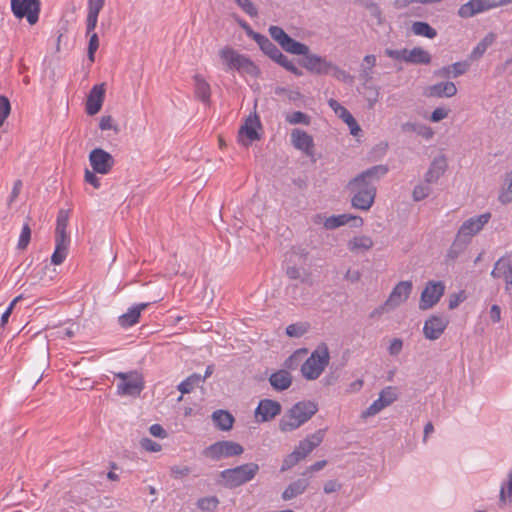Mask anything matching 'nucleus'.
Instances as JSON below:
<instances>
[{"mask_svg": "<svg viewBox=\"0 0 512 512\" xmlns=\"http://www.w3.org/2000/svg\"><path fill=\"white\" fill-rule=\"evenodd\" d=\"M269 33L286 52L294 55H303L302 66L308 72L316 75H331L342 82L351 80L349 73L327 58L310 53V49L306 44L292 39L282 28L271 26Z\"/></svg>", "mask_w": 512, "mask_h": 512, "instance_id": "f257e3e1", "label": "nucleus"}, {"mask_svg": "<svg viewBox=\"0 0 512 512\" xmlns=\"http://www.w3.org/2000/svg\"><path fill=\"white\" fill-rule=\"evenodd\" d=\"M388 170L386 165H375L347 183L346 189L351 195L353 208L368 211L373 206L377 192L376 182L384 177Z\"/></svg>", "mask_w": 512, "mask_h": 512, "instance_id": "f03ea898", "label": "nucleus"}, {"mask_svg": "<svg viewBox=\"0 0 512 512\" xmlns=\"http://www.w3.org/2000/svg\"><path fill=\"white\" fill-rule=\"evenodd\" d=\"M491 217L492 214L490 212H485L465 219L456 233L455 239L448 252L449 257H457L458 254L472 242L473 238L490 222Z\"/></svg>", "mask_w": 512, "mask_h": 512, "instance_id": "7ed1b4c3", "label": "nucleus"}, {"mask_svg": "<svg viewBox=\"0 0 512 512\" xmlns=\"http://www.w3.org/2000/svg\"><path fill=\"white\" fill-rule=\"evenodd\" d=\"M221 64L225 71H236L242 76L256 78L260 70L258 66L246 55L240 54L231 47H224L218 52Z\"/></svg>", "mask_w": 512, "mask_h": 512, "instance_id": "20e7f679", "label": "nucleus"}, {"mask_svg": "<svg viewBox=\"0 0 512 512\" xmlns=\"http://www.w3.org/2000/svg\"><path fill=\"white\" fill-rule=\"evenodd\" d=\"M318 411V405L314 401H300L294 404L280 419L281 432H292L306 423Z\"/></svg>", "mask_w": 512, "mask_h": 512, "instance_id": "39448f33", "label": "nucleus"}, {"mask_svg": "<svg viewBox=\"0 0 512 512\" xmlns=\"http://www.w3.org/2000/svg\"><path fill=\"white\" fill-rule=\"evenodd\" d=\"M330 363V352L326 344H319L300 368L302 377L308 381L317 380Z\"/></svg>", "mask_w": 512, "mask_h": 512, "instance_id": "423d86ee", "label": "nucleus"}, {"mask_svg": "<svg viewBox=\"0 0 512 512\" xmlns=\"http://www.w3.org/2000/svg\"><path fill=\"white\" fill-rule=\"evenodd\" d=\"M259 469V465L253 462L225 469L219 474V483L229 489L242 486L252 481L258 474Z\"/></svg>", "mask_w": 512, "mask_h": 512, "instance_id": "0eeeda50", "label": "nucleus"}, {"mask_svg": "<svg viewBox=\"0 0 512 512\" xmlns=\"http://www.w3.org/2000/svg\"><path fill=\"white\" fill-rule=\"evenodd\" d=\"M118 379L117 394L119 396L137 397L144 389L143 376L137 371L115 373Z\"/></svg>", "mask_w": 512, "mask_h": 512, "instance_id": "6e6552de", "label": "nucleus"}, {"mask_svg": "<svg viewBox=\"0 0 512 512\" xmlns=\"http://www.w3.org/2000/svg\"><path fill=\"white\" fill-rule=\"evenodd\" d=\"M261 129L259 116L255 112L250 113L238 131V143L244 147L250 146L254 141L260 139Z\"/></svg>", "mask_w": 512, "mask_h": 512, "instance_id": "1a4fd4ad", "label": "nucleus"}, {"mask_svg": "<svg viewBox=\"0 0 512 512\" xmlns=\"http://www.w3.org/2000/svg\"><path fill=\"white\" fill-rule=\"evenodd\" d=\"M399 397V392L396 387L386 386L383 388L378 395V398L374 400L369 407H367L362 413L363 419L370 418L377 415L386 407L392 405Z\"/></svg>", "mask_w": 512, "mask_h": 512, "instance_id": "9d476101", "label": "nucleus"}, {"mask_svg": "<svg viewBox=\"0 0 512 512\" xmlns=\"http://www.w3.org/2000/svg\"><path fill=\"white\" fill-rule=\"evenodd\" d=\"M244 448L234 441H218L208 446L204 454L213 460L241 455Z\"/></svg>", "mask_w": 512, "mask_h": 512, "instance_id": "9b49d317", "label": "nucleus"}, {"mask_svg": "<svg viewBox=\"0 0 512 512\" xmlns=\"http://www.w3.org/2000/svg\"><path fill=\"white\" fill-rule=\"evenodd\" d=\"M11 10L16 18H26L29 24H35L39 19V0H11Z\"/></svg>", "mask_w": 512, "mask_h": 512, "instance_id": "f8f14e48", "label": "nucleus"}, {"mask_svg": "<svg viewBox=\"0 0 512 512\" xmlns=\"http://www.w3.org/2000/svg\"><path fill=\"white\" fill-rule=\"evenodd\" d=\"M444 292L445 285L442 281H429L421 293L419 309L424 311L434 307Z\"/></svg>", "mask_w": 512, "mask_h": 512, "instance_id": "ddd939ff", "label": "nucleus"}, {"mask_svg": "<svg viewBox=\"0 0 512 512\" xmlns=\"http://www.w3.org/2000/svg\"><path fill=\"white\" fill-rule=\"evenodd\" d=\"M413 290V283L410 280L400 281L390 292L385 306L388 310H394L404 304L410 297Z\"/></svg>", "mask_w": 512, "mask_h": 512, "instance_id": "4468645a", "label": "nucleus"}, {"mask_svg": "<svg viewBox=\"0 0 512 512\" xmlns=\"http://www.w3.org/2000/svg\"><path fill=\"white\" fill-rule=\"evenodd\" d=\"M449 320L442 315H431L423 324L422 332L427 340L435 341L439 339L445 332Z\"/></svg>", "mask_w": 512, "mask_h": 512, "instance_id": "2eb2a0df", "label": "nucleus"}, {"mask_svg": "<svg viewBox=\"0 0 512 512\" xmlns=\"http://www.w3.org/2000/svg\"><path fill=\"white\" fill-rule=\"evenodd\" d=\"M89 162L94 172L106 175L111 171L115 161L107 151L95 148L89 154Z\"/></svg>", "mask_w": 512, "mask_h": 512, "instance_id": "dca6fc26", "label": "nucleus"}, {"mask_svg": "<svg viewBox=\"0 0 512 512\" xmlns=\"http://www.w3.org/2000/svg\"><path fill=\"white\" fill-rule=\"evenodd\" d=\"M281 404L271 399H263L258 403L255 409V418L257 422H268L281 413Z\"/></svg>", "mask_w": 512, "mask_h": 512, "instance_id": "f3484780", "label": "nucleus"}, {"mask_svg": "<svg viewBox=\"0 0 512 512\" xmlns=\"http://www.w3.org/2000/svg\"><path fill=\"white\" fill-rule=\"evenodd\" d=\"M448 168V160L444 154H439L433 158L426 173L424 180L427 183L435 184L445 174Z\"/></svg>", "mask_w": 512, "mask_h": 512, "instance_id": "a211bd4d", "label": "nucleus"}, {"mask_svg": "<svg viewBox=\"0 0 512 512\" xmlns=\"http://www.w3.org/2000/svg\"><path fill=\"white\" fill-rule=\"evenodd\" d=\"M457 93V87L453 82L444 81L429 85L424 88L423 95L428 98H451Z\"/></svg>", "mask_w": 512, "mask_h": 512, "instance_id": "6ab92c4d", "label": "nucleus"}, {"mask_svg": "<svg viewBox=\"0 0 512 512\" xmlns=\"http://www.w3.org/2000/svg\"><path fill=\"white\" fill-rule=\"evenodd\" d=\"M291 143L297 150L307 156H312L314 153L313 137L301 129L291 131Z\"/></svg>", "mask_w": 512, "mask_h": 512, "instance_id": "aec40b11", "label": "nucleus"}, {"mask_svg": "<svg viewBox=\"0 0 512 512\" xmlns=\"http://www.w3.org/2000/svg\"><path fill=\"white\" fill-rule=\"evenodd\" d=\"M349 223H352V226L358 228L363 225V219L359 216L343 213L326 217L324 219L323 226L328 230H333Z\"/></svg>", "mask_w": 512, "mask_h": 512, "instance_id": "412c9836", "label": "nucleus"}, {"mask_svg": "<svg viewBox=\"0 0 512 512\" xmlns=\"http://www.w3.org/2000/svg\"><path fill=\"white\" fill-rule=\"evenodd\" d=\"M492 277L503 279L505 282V290H512V260L510 258H500L494 265L491 272Z\"/></svg>", "mask_w": 512, "mask_h": 512, "instance_id": "4be33fe9", "label": "nucleus"}, {"mask_svg": "<svg viewBox=\"0 0 512 512\" xmlns=\"http://www.w3.org/2000/svg\"><path fill=\"white\" fill-rule=\"evenodd\" d=\"M324 438V431L319 430L311 435H308L304 440L300 441L295 447L294 451L303 460L306 458L317 446L321 444Z\"/></svg>", "mask_w": 512, "mask_h": 512, "instance_id": "5701e85b", "label": "nucleus"}, {"mask_svg": "<svg viewBox=\"0 0 512 512\" xmlns=\"http://www.w3.org/2000/svg\"><path fill=\"white\" fill-rule=\"evenodd\" d=\"M104 95L105 85L103 83L93 86L86 102V111L89 115H94L100 111L104 101Z\"/></svg>", "mask_w": 512, "mask_h": 512, "instance_id": "b1692460", "label": "nucleus"}, {"mask_svg": "<svg viewBox=\"0 0 512 512\" xmlns=\"http://www.w3.org/2000/svg\"><path fill=\"white\" fill-rule=\"evenodd\" d=\"M498 505L501 508L512 505V465L508 468L505 477L500 483Z\"/></svg>", "mask_w": 512, "mask_h": 512, "instance_id": "393cba45", "label": "nucleus"}, {"mask_svg": "<svg viewBox=\"0 0 512 512\" xmlns=\"http://www.w3.org/2000/svg\"><path fill=\"white\" fill-rule=\"evenodd\" d=\"M374 246L373 239L364 234L355 235L347 242V249L356 255L365 254Z\"/></svg>", "mask_w": 512, "mask_h": 512, "instance_id": "a878e982", "label": "nucleus"}, {"mask_svg": "<svg viewBox=\"0 0 512 512\" xmlns=\"http://www.w3.org/2000/svg\"><path fill=\"white\" fill-rule=\"evenodd\" d=\"M488 10L486 0H469L459 7L457 14L462 19H468Z\"/></svg>", "mask_w": 512, "mask_h": 512, "instance_id": "bb28decb", "label": "nucleus"}, {"mask_svg": "<svg viewBox=\"0 0 512 512\" xmlns=\"http://www.w3.org/2000/svg\"><path fill=\"white\" fill-rule=\"evenodd\" d=\"M431 60V54L422 47L406 49V63L427 65Z\"/></svg>", "mask_w": 512, "mask_h": 512, "instance_id": "cd10ccee", "label": "nucleus"}, {"mask_svg": "<svg viewBox=\"0 0 512 512\" xmlns=\"http://www.w3.org/2000/svg\"><path fill=\"white\" fill-rule=\"evenodd\" d=\"M147 307V304H139L128 309L126 313L119 317V323L122 327H131L139 320L141 312Z\"/></svg>", "mask_w": 512, "mask_h": 512, "instance_id": "c85d7f7f", "label": "nucleus"}, {"mask_svg": "<svg viewBox=\"0 0 512 512\" xmlns=\"http://www.w3.org/2000/svg\"><path fill=\"white\" fill-rule=\"evenodd\" d=\"M496 41V34L493 32L487 33L479 43L473 48L470 54V58L473 60H477L481 58L487 49L491 47Z\"/></svg>", "mask_w": 512, "mask_h": 512, "instance_id": "c756f323", "label": "nucleus"}, {"mask_svg": "<svg viewBox=\"0 0 512 512\" xmlns=\"http://www.w3.org/2000/svg\"><path fill=\"white\" fill-rule=\"evenodd\" d=\"M269 381L274 389L281 391L290 387L292 377L288 371L279 370L270 376Z\"/></svg>", "mask_w": 512, "mask_h": 512, "instance_id": "7c9ffc66", "label": "nucleus"}, {"mask_svg": "<svg viewBox=\"0 0 512 512\" xmlns=\"http://www.w3.org/2000/svg\"><path fill=\"white\" fill-rule=\"evenodd\" d=\"M308 486L309 481L307 479H298L288 485L282 493V498L284 500H291L296 496L303 494Z\"/></svg>", "mask_w": 512, "mask_h": 512, "instance_id": "2f4dec72", "label": "nucleus"}, {"mask_svg": "<svg viewBox=\"0 0 512 512\" xmlns=\"http://www.w3.org/2000/svg\"><path fill=\"white\" fill-rule=\"evenodd\" d=\"M68 221L69 211L64 209L60 210L57 215L55 240L70 241L69 235L67 233Z\"/></svg>", "mask_w": 512, "mask_h": 512, "instance_id": "473e14b6", "label": "nucleus"}, {"mask_svg": "<svg viewBox=\"0 0 512 512\" xmlns=\"http://www.w3.org/2000/svg\"><path fill=\"white\" fill-rule=\"evenodd\" d=\"M253 38L258 43L261 50L272 60H275L281 53V51L267 37L254 33Z\"/></svg>", "mask_w": 512, "mask_h": 512, "instance_id": "72a5a7b5", "label": "nucleus"}, {"mask_svg": "<svg viewBox=\"0 0 512 512\" xmlns=\"http://www.w3.org/2000/svg\"><path fill=\"white\" fill-rule=\"evenodd\" d=\"M403 128L415 133L426 141L431 140L435 135L433 128L424 123H406Z\"/></svg>", "mask_w": 512, "mask_h": 512, "instance_id": "f704fd0d", "label": "nucleus"}, {"mask_svg": "<svg viewBox=\"0 0 512 512\" xmlns=\"http://www.w3.org/2000/svg\"><path fill=\"white\" fill-rule=\"evenodd\" d=\"M212 420L220 430L228 431L232 428L234 418L233 416L224 410H217L212 414Z\"/></svg>", "mask_w": 512, "mask_h": 512, "instance_id": "c9c22d12", "label": "nucleus"}, {"mask_svg": "<svg viewBox=\"0 0 512 512\" xmlns=\"http://www.w3.org/2000/svg\"><path fill=\"white\" fill-rule=\"evenodd\" d=\"M55 250L51 256V262L54 265H60L67 257V250L70 241L55 240Z\"/></svg>", "mask_w": 512, "mask_h": 512, "instance_id": "e433bc0d", "label": "nucleus"}, {"mask_svg": "<svg viewBox=\"0 0 512 512\" xmlns=\"http://www.w3.org/2000/svg\"><path fill=\"white\" fill-rule=\"evenodd\" d=\"M412 32L417 36L433 39L437 36V31L431 27L427 22L416 21L411 26Z\"/></svg>", "mask_w": 512, "mask_h": 512, "instance_id": "4c0bfd02", "label": "nucleus"}, {"mask_svg": "<svg viewBox=\"0 0 512 512\" xmlns=\"http://www.w3.org/2000/svg\"><path fill=\"white\" fill-rule=\"evenodd\" d=\"M194 87L196 96L202 101H207L210 97V85L206 82V80L200 76H194Z\"/></svg>", "mask_w": 512, "mask_h": 512, "instance_id": "58836bf2", "label": "nucleus"}, {"mask_svg": "<svg viewBox=\"0 0 512 512\" xmlns=\"http://www.w3.org/2000/svg\"><path fill=\"white\" fill-rule=\"evenodd\" d=\"M469 68V64L467 62H456L450 66L444 67L440 74L443 76L452 75L453 77H458L467 72Z\"/></svg>", "mask_w": 512, "mask_h": 512, "instance_id": "ea45409f", "label": "nucleus"}, {"mask_svg": "<svg viewBox=\"0 0 512 512\" xmlns=\"http://www.w3.org/2000/svg\"><path fill=\"white\" fill-rule=\"evenodd\" d=\"M376 56L372 54L366 55L361 63V76L365 80H371L372 79V69L376 65Z\"/></svg>", "mask_w": 512, "mask_h": 512, "instance_id": "a19ab883", "label": "nucleus"}, {"mask_svg": "<svg viewBox=\"0 0 512 512\" xmlns=\"http://www.w3.org/2000/svg\"><path fill=\"white\" fill-rule=\"evenodd\" d=\"M432 183H427V182H423V183H419L417 184L414 189H413V192H412V197L414 199V201H422L424 200L425 198H427L430 194H431V185Z\"/></svg>", "mask_w": 512, "mask_h": 512, "instance_id": "79ce46f5", "label": "nucleus"}, {"mask_svg": "<svg viewBox=\"0 0 512 512\" xmlns=\"http://www.w3.org/2000/svg\"><path fill=\"white\" fill-rule=\"evenodd\" d=\"M498 200L502 204L512 203V177H508L506 183L501 187Z\"/></svg>", "mask_w": 512, "mask_h": 512, "instance_id": "37998d69", "label": "nucleus"}, {"mask_svg": "<svg viewBox=\"0 0 512 512\" xmlns=\"http://www.w3.org/2000/svg\"><path fill=\"white\" fill-rule=\"evenodd\" d=\"M202 381L201 376L193 374L178 385V389L182 394L189 393L193 388Z\"/></svg>", "mask_w": 512, "mask_h": 512, "instance_id": "c03bdc74", "label": "nucleus"}, {"mask_svg": "<svg viewBox=\"0 0 512 512\" xmlns=\"http://www.w3.org/2000/svg\"><path fill=\"white\" fill-rule=\"evenodd\" d=\"M285 120L292 125L295 124H310V117L301 111H294L285 115Z\"/></svg>", "mask_w": 512, "mask_h": 512, "instance_id": "a18cd8bd", "label": "nucleus"}, {"mask_svg": "<svg viewBox=\"0 0 512 512\" xmlns=\"http://www.w3.org/2000/svg\"><path fill=\"white\" fill-rule=\"evenodd\" d=\"M286 274L290 279L293 280H300L302 282H305L309 274L303 267H297V266H289L286 270Z\"/></svg>", "mask_w": 512, "mask_h": 512, "instance_id": "49530a36", "label": "nucleus"}, {"mask_svg": "<svg viewBox=\"0 0 512 512\" xmlns=\"http://www.w3.org/2000/svg\"><path fill=\"white\" fill-rule=\"evenodd\" d=\"M329 107L334 111V113L343 121L345 122L347 119H349L352 114L344 107L342 106L338 101L334 99H330L328 101Z\"/></svg>", "mask_w": 512, "mask_h": 512, "instance_id": "de8ad7c7", "label": "nucleus"}, {"mask_svg": "<svg viewBox=\"0 0 512 512\" xmlns=\"http://www.w3.org/2000/svg\"><path fill=\"white\" fill-rule=\"evenodd\" d=\"M219 504V500L215 496L204 497L198 500L197 506L203 511H214Z\"/></svg>", "mask_w": 512, "mask_h": 512, "instance_id": "09e8293b", "label": "nucleus"}, {"mask_svg": "<svg viewBox=\"0 0 512 512\" xmlns=\"http://www.w3.org/2000/svg\"><path fill=\"white\" fill-rule=\"evenodd\" d=\"M449 113H450V109H448L444 106H439V107H436L431 112L430 116L428 117V120L432 123H438V122L446 119L449 116Z\"/></svg>", "mask_w": 512, "mask_h": 512, "instance_id": "8fccbe9b", "label": "nucleus"}, {"mask_svg": "<svg viewBox=\"0 0 512 512\" xmlns=\"http://www.w3.org/2000/svg\"><path fill=\"white\" fill-rule=\"evenodd\" d=\"M139 444H140V447L147 452L156 453V452H160L162 450L161 444H159L158 442H156L148 437L141 438V440L139 441Z\"/></svg>", "mask_w": 512, "mask_h": 512, "instance_id": "3c124183", "label": "nucleus"}, {"mask_svg": "<svg viewBox=\"0 0 512 512\" xmlns=\"http://www.w3.org/2000/svg\"><path fill=\"white\" fill-rule=\"evenodd\" d=\"M30 239H31V229H30L29 225L27 223H25L22 227V230H21V233H20V236L18 239L17 248L20 250L26 249V247L28 246V244L30 242Z\"/></svg>", "mask_w": 512, "mask_h": 512, "instance_id": "603ef678", "label": "nucleus"}, {"mask_svg": "<svg viewBox=\"0 0 512 512\" xmlns=\"http://www.w3.org/2000/svg\"><path fill=\"white\" fill-rule=\"evenodd\" d=\"M302 459L298 456V454L293 450L290 454H288L281 466V471H287L297 465Z\"/></svg>", "mask_w": 512, "mask_h": 512, "instance_id": "864d4df0", "label": "nucleus"}, {"mask_svg": "<svg viewBox=\"0 0 512 512\" xmlns=\"http://www.w3.org/2000/svg\"><path fill=\"white\" fill-rule=\"evenodd\" d=\"M467 298L466 292L464 290H460L458 292L452 293L449 296V309L453 310L457 308L462 302H464Z\"/></svg>", "mask_w": 512, "mask_h": 512, "instance_id": "5fc2aeb1", "label": "nucleus"}, {"mask_svg": "<svg viewBox=\"0 0 512 512\" xmlns=\"http://www.w3.org/2000/svg\"><path fill=\"white\" fill-rule=\"evenodd\" d=\"M10 112L11 105L8 98L5 96H0V127L4 124Z\"/></svg>", "mask_w": 512, "mask_h": 512, "instance_id": "6e6d98bb", "label": "nucleus"}, {"mask_svg": "<svg viewBox=\"0 0 512 512\" xmlns=\"http://www.w3.org/2000/svg\"><path fill=\"white\" fill-rule=\"evenodd\" d=\"M307 332V326L304 324H291L286 328V334L290 337H301Z\"/></svg>", "mask_w": 512, "mask_h": 512, "instance_id": "4d7b16f0", "label": "nucleus"}, {"mask_svg": "<svg viewBox=\"0 0 512 512\" xmlns=\"http://www.w3.org/2000/svg\"><path fill=\"white\" fill-rule=\"evenodd\" d=\"M89 36L88 45V58L91 62L94 61V55L99 47V39L96 33L87 34Z\"/></svg>", "mask_w": 512, "mask_h": 512, "instance_id": "13d9d810", "label": "nucleus"}, {"mask_svg": "<svg viewBox=\"0 0 512 512\" xmlns=\"http://www.w3.org/2000/svg\"><path fill=\"white\" fill-rule=\"evenodd\" d=\"M235 2L239 5V7L249 16L255 17L257 16V9L255 5L251 2V0H235Z\"/></svg>", "mask_w": 512, "mask_h": 512, "instance_id": "bf43d9fd", "label": "nucleus"}, {"mask_svg": "<svg viewBox=\"0 0 512 512\" xmlns=\"http://www.w3.org/2000/svg\"><path fill=\"white\" fill-rule=\"evenodd\" d=\"M22 299V296L19 295L17 297H15L11 303L9 304V306L6 308V310L4 311V313L2 314L1 316V320H0V325L1 326H5L7 323H8V320H9V317L15 307V305Z\"/></svg>", "mask_w": 512, "mask_h": 512, "instance_id": "052dcab7", "label": "nucleus"}, {"mask_svg": "<svg viewBox=\"0 0 512 512\" xmlns=\"http://www.w3.org/2000/svg\"><path fill=\"white\" fill-rule=\"evenodd\" d=\"M105 0H88V15L98 16Z\"/></svg>", "mask_w": 512, "mask_h": 512, "instance_id": "680f3d73", "label": "nucleus"}, {"mask_svg": "<svg viewBox=\"0 0 512 512\" xmlns=\"http://www.w3.org/2000/svg\"><path fill=\"white\" fill-rule=\"evenodd\" d=\"M403 349V341L400 338H393L388 346V353L391 356H397Z\"/></svg>", "mask_w": 512, "mask_h": 512, "instance_id": "e2e57ef3", "label": "nucleus"}, {"mask_svg": "<svg viewBox=\"0 0 512 512\" xmlns=\"http://www.w3.org/2000/svg\"><path fill=\"white\" fill-rule=\"evenodd\" d=\"M99 128L103 131L113 130L115 132L118 131L116 124L111 116H102L99 122Z\"/></svg>", "mask_w": 512, "mask_h": 512, "instance_id": "0e129e2a", "label": "nucleus"}, {"mask_svg": "<svg viewBox=\"0 0 512 512\" xmlns=\"http://www.w3.org/2000/svg\"><path fill=\"white\" fill-rule=\"evenodd\" d=\"M385 54L391 59L406 62V49H386Z\"/></svg>", "mask_w": 512, "mask_h": 512, "instance_id": "69168bd1", "label": "nucleus"}, {"mask_svg": "<svg viewBox=\"0 0 512 512\" xmlns=\"http://www.w3.org/2000/svg\"><path fill=\"white\" fill-rule=\"evenodd\" d=\"M344 123L348 126L350 134L352 136L357 137L360 135L361 128H360L359 124L357 123L356 119L353 117V115L349 119H347Z\"/></svg>", "mask_w": 512, "mask_h": 512, "instance_id": "338daca9", "label": "nucleus"}, {"mask_svg": "<svg viewBox=\"0 0 512 512\" xmlns=\"http://www.w3.org/2000/svg\"><path fill=\"white\" fill-rule=\"evenodd\" d=\"M341 484L337 480H328L324 483L323 490L326 494L338 492Z\"/></svg>", "mask_w": 512, "mask_h": 512, "instance_id": "774afa93", "label": "nucleus"}]
</instances>
